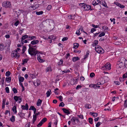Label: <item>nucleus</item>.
Segmentation results:
<instances>
[{
	"mask_svg": "<svg viewBox=\"0 0 127 127\" xmlns=\"http://www.w3.org/2000/svg\"><path fill=\"white\" fill-rule=\"evenodd\" d=\"M28 60V59H24L23 61V63L22 64H25L26 63Z\"/></svg>",
	"mask_w": 127,
	"mask_h": 127,
	"instance_id": "obj_31",
	"label": "nucleus"
},
{
	"mask_svg": "<svg viewBox=\"0 0 127 127\" xmlns=\"http://www.w3.org/2000/svg\"><path fill=\"white\" fill-rule=\"evenodd\" d=\"M95 49L96 52L99 54L102 53L104 52L103 49L99 45L96 46Z\"/></svg>",
	"mask_w": 127,
	"mask_h": 127,
	"instance_id": "obj_4",
	"label": "nucleus"
},
{
	"mask_svg": "<svg viewBox=\"0 0 127 127\" xmlns=\"http://www.w3.org/2000/svg\"><path fill=\"white\" fill-rule=\"evenodd\" d=\"M42 100L39 99H38L37 103L36 105L37 106H41L42 104Z\"/></svg>",
	"mask_w": 127,
	"mask_h": 127,
	"instance_id": "obj_16",
	"label": "nucleus"
},
{
	"mask_svg": "<svg viewBox=\"0 0 127 127\" xmlns=\"http://www.w3.org/2000/svg\"><path fill=\"white\" fill-rule=\"evenodd\" d=\"M80 59V58L78 57H74L72 59V61L73 62H75Z\"/></svg>",
	"mask_w": 127,
	"mask_h": 127,
	"instance_id": "obj_21",
	"label": "nucleus"
},
{
	"mask_svg": "<svg viewBox=\"0 0 127 127\" xmlns=\"http://www.w3.org/2000/svg\"><path fill=\"white\" fill-rule=\"evenodd\" d=\"M29 49L28 51L29 54L31 56L35 55L38 53V51H36V46H32L29 45Z\"/></svg>",
	"mask_w": 127,
	"mask_h": 127,
	"instance_id": "obj_1",
	"label": "nucleus"
},
{
	"mask_svg": "<svg viewBox=\"0 0 127 127\" xmlns=\"http://www.w3.org/2000/svg\"><path fill=\"white\" fill-rule=\"evenodd\" d=\"M76 33L78 35H80L81 33L80 32V30H78L76 31Z\"/></svg>",
	"mask_w": 127,
	"mask_h": 127,
	"instance_id": "obj_43",
	"label": "nucleus"
},
{
	"mask_svg": "<svg viewBox=\"0 0 127 127\" xmlns=\"http://www.w3.org/2000/svg\"><path fill=\"white\" fill-rule=\"evenodd\" d=\"M52 70L51 67H47L46 69V72L49 71L51 72Z\"/></svg>",
	"mask_w": 127,
	"mask_h": 127,
	"instance_id": "obj_26",
	"label": "nucleus"
},
{
	"mask_svg": "<svg viewBox=\"0 0 127 127\" xmlns=\"http://www.w3.org/2000/svg\"><path fill=\"white\" fill-rule=\"evenodd\" d=\"M17 108L16 107L14 106L13 108L12 109V110L13 112H14L15 114H16L17 113Z\"/></svg>",
	"mask_w": 127,
	"mask_h": 127,
	"instance_id": "obj_24",
	"label": "nucleus"
},
{
	"mask_svg": "<svg viewBox=\"0 0 127 127\" xmlns=\"http://www.w3.org/2000/svg\"><path fill=\"white\" fill-rule=\"evenodd\" d=\"M5 89L7 93H9V88L8 87H6L5 88Z\"/></svg>",
	"mask_w": 127,
	"mask_h": 127,
	"instance_id": "obj_49",
	"label": "nucleus"
},
{
	"mask_svg": "<svg viewBox=\"0 0 127 127\" xmlns=\"http://www.w3.org/2000/svg\"><path fill=\"white\" fill-rule=\"evenodd\" d=\"M10 74V72L9 71H7V72H6L5 75L6 76H7L8 77L9 76Z\"/></svg>",
	"mask_w": 127,
	"mask_h": 127,
	"instance_id": "obj_47",
	"label": "nucleus"
},
{
	"mask_svg": "<svg viewBox=\"0 0 127 127\" xmlns=\"http://www.w3.org/2000/svg\"><path fill=\"white\" fill-rule=\"evenodd\" d=\"M51 91L50 89H49V90L47 91L46 93V97H49L51 95Z\"/></svg>",
	"mask_w": 127,
	"mask_h": 127,
	"instance_id": "obj_22",
	"label": "nucleus"
},
{
	"mask_svg": "<svg viewBox=\"0 0 127 127\" xmlns=\"http://www.w3.org/2000/svg\"><path fill=\"white\" fill-rule=\"evenodd\" d=\"M74 52L75 53H80L81 52V51L80 50H74Z\"/></svg>",
	"mask_w": 127,
	"mask_h": 127,
	"instance_id": "obj_60",
	"label": "nucleus"
},
{
	"mask_svg": "<svg viewBox=\"0 0 127 127\" xmlns=\"http://www.w3.org/2000/svg\"><path fill=\"white\" fill-rule=\"evenodd\" d=\"M82 87V86L80 85H78L76 87V90H78L79 89H81Z\"/></svg>",
	"mask_w": 127,
	"mask_h": 127,
	"instance_id": "obj_51",
	"label": "nucleus"
},
{
	"mask_svg": "<svg viewBox=\"0 0 127 127\" xmlns=\"http://www.w3.org/2000/svg\"><path fill=\"white\" fill-rule=\"evenodd\" d=\"M77 116L81 119H83L84 118L83 116L82 115H77Z\"/></svg>",
	"mask_w": 127,
	"mask_h": 127,
	"instance_id": "obj_53",
	"label": "nucleus"
},
{
	"mask_svg": "<svg viewBox=\"0 0 127 127\" xmlns=\"http://www.w3.org/2000/svg\"><path fill=\"white\" fill-rule=\"evenodd\" d=\"M26 47L23 46L22 47V52L23 53H24V52L26 51Z\"/></svg>",
	"mask_w": 127,
	"mask_h": 127,
	"instance_id": "obj_40",
	"label": "nucleus"
},
{
	"mask_svg": "<svg viewBox=\"0 0 127 127\" xmlns=\"http://www.w3.org/2000/svg\"><path fill=\"white\" fill-rule=\"evenodd\" d=\"M11 77H6L5 78V80L8 82L9 83L10 82L11 80Z\"/></svg>",
	"mask_w": 127,
	"mask_h": 127,
	"instance_id": "obj_30",
	"label": "nucleus"
},
{
	"mask_svg": "<svg viewBox=\"0 0 127 127\" xmlns=\"http://www.w3.org/2000/svg\"><path fill=\"white\" fill-rule=\"evenodd\" d=\"M54 36L53 35H50L49 36L48 38L51 40H54L55 39V38H54Z\"/></svg>",
	"mask_w": 127,
	"mask_h": 127,
	"instance_id": "obj_41",
	"label": "nucleus"
},
{
	"mask_svg": "<svg viewBox=\"0 0 127 127\" xmlns=\"http://www.w3.org/2000/svg\"><path fill=\"white\" fill-rule=\"evenodd\" d=\"M6 102L5 99H3L2 101V105H5V103Z\"/></svg>",
	"mask_w": 127,
	"mask_h": 127,
	"instance_id": "obj_58",
	"label": "nucleus"
},
{
	"mask_svg": "<svg viewBox=\"0 0 127 127\" xmlns=\"http://www.w3.org/2000/svg\"><path fill=\"white\" fill-rule=\"evenodd\" d=\"M19 23V21L18 20L15 23L14 25L15 26H17L18 25Z\"/></svg>",
	"mask_w": 127,
	"mask_h": 127,
	"instance_id": "obj_54",
	"label": "nucleus"
},
{
	"mask_svg": "<svg viewBox=\"0 0 127 127\" xmlns=\"http://www.w3.org/2000/svg\"><path fill=\"white\" fill-rule=\"evenodd\" d=\"M89 123L91 124H92L93 123V120L91 118H89Z\"/></svg>",
	"mask_w": 127,
	"mask_h": 127,
	"instance_id": "obj_38",
	"label": "nucleus"
},
{
	"mask_svg": "<svg viewBox=\"0 0 127 127\" xmlns=\"http://www.w3.org/2000/svg\"><path fill=\"white\" fill-rule=\"evenodd\" d=\"M96 31V29L94 28H92L91 29V32L92 33H93L95 31Z\"/></svg>",
	"mask_w": 127,
	"mask_h": 127,
	"instance_id": "obj_57",
	"label": "nucleus"
},
{
	"mask_svg": "<svg viewBox=\"0 0 127 127\" xmlns=\"http://www.w3.org/2000/svg\"><path fill=\"white\" fill-rule=\"evenodd\" d=\"M36 117L35 116H34V115L33 116V123H34V122L36 120Z\"/></svg>",
	"mask_w": 127,
	"mask_h": 127,
	"instance_id": "obj_59",
	"label": "nucleus"
},
{
	"mask_svg": "<svg viewBox=\"0 0 127 127\" xmlns=\"http://www.w3.org/2000/svg\"><path fill=\"white\" fill-rule=\"evenodd\" d=\"M28 35H25L22 36L21 39V41L22 45L25 43H26L28 42V40H25V39L26 38L28 39Z\"/></svg>",
	"mask_w": 127,
	"mask_h": 127,
	"instance_id": "obj_6",
	"label": "nucleus"
},
{
	"mask_svg": "<svg viewBox=\"0 0 127 127\" xmlns=\"http://www.w3.org/2000/svg\"><path fill=\"white\" fill-rule=\"evenodd\" d=\"M47 120L46 118H44L42 119L41 121V122L43 124Z\"/></svg>",
	"mask_w": 127,
	"mask_h": 127,
	"instance_id": "obj_35",
	"label": "nucleus"
},
{
	"mask_svg": "<svg viewBox=\"0 0 127 127\" xmlns=\"http://www.w3.org/2000/svg\"><path fill=\"white\" fill-rule=\"evenodd\" d=\"M85 107L87 109H90L92 107L91 105L89 104H86L85 105Z\"/></svg>",
	"mask_w": 127,
	"mask_h": 127,
	"instance_id": "obj_17",
	"label": "nucleus"
},
{
	"mask_svg": "<svg viewBox=\"0 0 127 127\" xmlns=\"http://www.w3.org/2000/svg\"><path fill=\"white\" fill-rule=\"evenodd\" d=\"M29 110H32L34 111V114L35 113V112L36 111V109L33 106H31L30 107Z\"/></svg>",
	"mask_w": 127,
	"mask_h": 127,
	"instance_id": "obj_19",
	"label": "nucleus"
},
{
	"mask_svg": "<svg viewBox=\"0 0 127 127\" xmlns=\"http://www.w3.org/2000/svg\"><path fill=\"white\" fill-rule=\"evenodd\" d=\"M98 41L97 40H95L92 44L93 46V47L95 46H97V45L98 44Z\"/></svg>",
	"mask_w": 127,
	"mask_h": 127,
	"instance_id": "obj_18",
	"label": "nucleus"
},
{
	"mask_svg": "<svg viewBox=\"0 0 127 127\" xmlns=\"http://www.w3.org/2000/svg\"><path fill=\"white\" fill-rule=\"evenodd\" d=\"M90 113L94 117H96L98 115V114L96 113L91 112Z\"/></svg>",
	"mask_w": 127,
	"mask_h": 127,
	"instance_id": "obj_27",
	"label": "nucleus"
},
{
	"mask_svg": "<svg viewBox=\"0 0 127 127\" xmlns=\"http://www.w3.org/2000/svg\"><path fill=\"white\" fill-rule=\"evenodd\" d=\"M95 75V74L94 73H91L90 74V76L91 78L94 77Z\"/></svg>",
	"mask_w": 127,
	"mask_h": 127,
	"instance_id": "obj_52",
	"label": "nucleus"
},
{
	"mask_svg": "<svg viewBox=\"0 0 127 127\" xmlns=\"http://www.w3.org/2000/svg\"><path fill=\"white\" fill-rule=\"evenodd\" d=\"M101 122H99L97 123L96 124L95 126L96 127H98L101 124Z\"/></svg>",
	"mask_w": 127,
	"mask_h": 127,
	"instance_id": "obj_46",
	"label": "nucleus"
},
{
	"mask_svg": "<svg viewBox=\"0 0 127 127\" xmlns=\"http://www.w3.org/2000/svg\"><path fill=\"white\" fill-rule=\"evenodd\" d=\"M68 38L66 37H64L62 39V41H64L66 40Z\"/></svg>",
	"mask_w": 127,
	"mask_h": 127,
	"instance_id": "obj_62",
	"label": "nucleus"
},
{
	"mask_svg": "<svg viewBox=\"0 0 127 127\" xmlns=\"http://www.w3.org/2000/svg\"><path fill=\"white\" fill-rule=\"evenodd\" d=\"M12 90L15 94L17 93V89L15 88L13 89Z\"/></svg>",
	"mask_w": 127,
	"mask_h": 127,
	"instance_id": "obj_44",
	"label": "nucleus"
},
{
	"mask_svg": "<svg viewBox=\"0 0 127 127\" xmlns=\"http://www.w3.org/2000/svg\"><path fill=\"white\" fill-rule=\"evenodd\" d=\"M79 5L81 6L82 8L85 10L88 11L89 10H91V6L88 4L83 3H80Z\"/></svg>",
	"mask_w": 127,
	"mask_h": 127,
	"instance_id": "obj_2",
	"label": "nucleus"
},
{
	"mask_svg": "<svg viewBox=\"0 0 127 127\" xmlns=\"http://www.w3.org/2000/svg\"><path fill=\"white\" fill-rule=\"evenodd\" d=\"M92 26L93 27L96 28L99 27L98 25H95L93 24L92 25Z\"/></svg>",
	"mask_w": 127,
	"mask_h": 127,
	"instance_id": "obj_61",
	"label": "nucleus"
},
{
	"mask_svg": "<svg viewBox=\"0 0 127 127\" xmlns=\"http://www.w3.org/2000/svg\"><path fill=\"white\" fill-rule=\"evenodd\" d=\"M34 85L35 86H37L39 85L40 84V82L39 80H37L36 82H33Z\"/></svg>",
	"mask_w": 127,
	"mask_h": 127,
	"instance_id": "obj_12",
	"label": "nucleus"
},
{
	"mask_svg": "<svg viewBox=\"0 0 127 127\" xmlns=\"http://www.w3.org/2000/svg\"><path fill=\"white\" fill-rule=\"evenodd\" d=\"M21 108L22 109L24 110H28L29 108V106L28 104L26 103L25 104V105H22Z\"/></svg>",
	"mask_w": 127,
	"mask_h": 127,
	"instance_id": "obj_10",
	"label": "nucleus"
},
{
	"mask_svg": "<svg viewBox=\"0 0 127 127\" xmlns=\"http://www.w3.org/2000/svg\"><path fill=\"white\" fill-rule=\"evenodd\" d=\"M43 124L40 121L39 123L37 125V127H40L42 126Z\"/></svg>",
	"mask_w": 127,
	"mask_h": 127,
	"instance_id": "obj_55",
	"label": "nucleus"
},
{
	"mask_svg": "<svg viewBox=\"0 0 127 127\" xmlns=\"http://www.w3.org/2000/svg\"><path fill=\"white\" fill-rule=\"evenodd\" d=\"M73 48L75 49L77 48L79 46V45L78 43H74Z\"/></svg>",
	"mask_w": 127,
	"mask_h": 127,
	"instance_id": "obj_25",
	"label": "nucleus"
},
{
	"mask_svg": "<svg viewBox=\"0 0 127 127\" xmlns=\"http://www.w3.org/2000/svg\"><path fill=\"white\" fill-rule=\"evenodd\" d=\"M105 35V33L104 32H101L99 35L98 36L100 37L104 36Z\"/></svg>",
	"mask_w": 127,
	"mask_h": 127,
	"instance_id": "obj_39",
	"label": "nucleus"
},
{
	"mask_svg": "<svg viewBox=\"0 0 127 127\" xmlns=\"http://www.w3.org/2000/svg\"><path fill=\"white\" fill-rule=\"evenodd\" d=\"M111 65L108 62L105 64L102 67L103 69H105L106 70H108L111 69Z\"/></svg>",
	"mask_w": 127,
	"mask_h": 127,
	"instance_id": "obj_8",
	"label": "nucleus"
},
{
	"mask_svg": "<svg viewBox=\"0 0 127 127\" xmlns=\"http://www.w3.org/2000/svg\"><path fill=\"white\" fill-rule=\"evenodd\" d=\"M37 60L40 63H43L45 61L44 60L39 58H38Z\"/></svg>",
	"mask_w": 127,
	"mask_h": 127,
	"instance_id": "obj_37",
	"label": "nucleus"
},
{
	"mask_svg": "<svg viewBox=\"0 0 127 127\" xmlns=\"http://www.w3.org/2000/svg\"><path fill=\"white\" fill-rule=\"evenodd\" d=\"M127 100H125L124 102V106L126 108L127 107Z\"/></svg>",
	"mask_w": 127,
	"mask_h": 127,
	"instance_id": "obj_45",
	"label": "nucleus"
},
{
	"mask_svg": "<svg viewBox=\"0 0 127 127\" xmlns=\"http://www.w3.org/2000/svg\"><path fill=\"white\" fill-rule=\"evenodd\" d=\"M11 56L12 58L17 59L19 57L20 55L16 50H14L12 51L11 54Z\"/></svg>",
	"mask_w": 127,
	"mask_h": 127,
	"instance_id": "obj_5",
	"label": "nucleus"
},
{
	"mask_svg": "<svg viewBox=\"0 0 127 127\" xmlns=\"http://www.w3.org/2000/svg\"><path fill=\"white\" fill-rule=\"evenodd\" d=\"M75 16L74 15H70L68 17V19H74L75 18Z\"/></svg>",
	"mask_w": 127,
	"mask_h": 127,
	"instance_id": "obj_20",
	"label": "nucleus"
},
{
	"mask_svg": "<svg viewBox=\"0 0 127 127\" xmlns=\"http://www.w3.org/2000/svg\"><path fill=\"white\" fill-rule=\"evenodd\" d=\"M123 78H127V72L124 74L123 76Z\"/></svg>",
	"mask_w": 127,
	"mask_h": 127,
	"instance_id": "obj_50",
	"label": "nucleus"
},
{
	"mask_svg": "<svg viewBox=\"0 0 127 127\" xmlns=\"http://www.w3.org/2000/svg\"><path fill=\"white\" fill-rule=\"evenodd\" d=\"M72 123L74 125L75 124V117H72L70 120Z\"/></svg>",
	"mask_w": 127,
	"mask_h": 127,
	"instance_id": "obj_28",
	"label": "nucleus"
},
{
	"mask_svg": "<svg viewBox=\"0 0 127 127\" xmlns=\"http://www.w3.org/2000/svg\"><path fill=\"white\" fill-rule=\"evenodd\" d=\"M2 6L3 7L6 8L10 7L11 6V4L9 1H4L2 4Z\"/></svg>",
	"mask_w": 127,
	"mask_h": 127,
	"instance_id": "obj_7",
	"label": "nucleus"
},
{
	"mask_svg": "<svg viewBox=\"0 0 127 127\" xmlns=\"http://www.w3.org/2000/svg\"><path fill=\"white\" fill-rule=\"evenodd\" d=\"M36 39V37L35 36L28 35V39L29 40H35Z\"/></svg>",
	"mask_w": 127,
	"mask_h": 127,
	"instance_id": "obj_11",
	"label": "nucleus"
},
{
	"mask_svg": "<svg viewBox=\"0 0 127 127\" xmlns=\"http://www.w3.org/2000/svg\"><path fill=\"white\" fill-rule=\"evenodd\" d=\"M59 98V100L61 101H62V99H63V97L62 96H60L59 97H58Z\"/></svg>",
	"mask_w": 127,
	"mask_h": 127,
	"instance_id": "obj_64",
	"label": "nucleus"
},
{
	"mask_svg": "<svg viewBox=\"0 0 127 127\" xmlns=\"http://www.w3.org/2000/svg\"><path fill=\"white\" fill-rule=\"evenodd\" d=\"M62 110L64 113L67 114V115L69 114L70 113L69 111L65 108H63L62 109Z\"/></svg>",
	"mask_w": 127,
	"mask_h": 127,
	"instance_id": "obj_14",
	"label": "nucleus"
},
{
	"mask_svg": "<svg viewBox=\"0 0 127 127\" xmlns=\"http://www.w3.org/2000/svg\"><path fill=\"white\" fill-rule=\"evenodd\" d=\"M124 66L126 67L127 66V61L126 60V61H124Z\"/></svg>",
	"mask_w": 127,
	"mask_h": 127,
	"instance_id": "obj_63",
	"label": "nucleus"
},
{
	"mask_svg": "<svg viewBox=\"0 0 127 127\" xmlns=\"http://www.w3.org/2000/svg\"><path fill=\"white\" fill-rule=\"evenodd\" d=\"M125 61H126V59L125 58L123 57L121 58L120 61L118 62L117 63L118 66L120 68H121L125 66L124 65Z\"/></svg>",
	"mask_w": 127,
	"mask_h": 127,
	"instance_id": "obj_3",
	"label": "nucleus"
},
{
	"mask_svg": "<svg viewBox=\"0 0 127 127\" xmlns=\"http://www.w3.org/2000/svg\"><path fill=\"white\" fill-rule=\"evenodd\" d=\"M92 4L94 5H99L100 3L99 0H94L92 2Z\"/></svg>",
	"mask_w": 127,
	"mask_h": 127,
	"instance_id": "obj_9",
	"label": "nucleus"
},
{
	"mask_svg": "<svg viewBox=\"0 0 127 127\" xmlns=\"http://www.w3.org/2000/svg\"><path fill=\"white\" fill-rule=\"evenodd\" d=\"M102 28L103 29L104 31L108 30V28L106 26H104L102 27Z\"/></svg>",
	"mask_w": 127,
	"mask_h": 127,
	"instance_id": "obj_33",
	"label": "nucleus"
},
{
	"mask_svg": "<svg viewBox=\"0 0 127 127\" xmlns=\"http://www.w3.org/2000/svg\"><path fill=\"white\" fill-rule=\"evenodd\" d=\"M52 6L51 5H49L47 7V10H50Z\"/></svg>",
	"mask_w": 127,
	"mask_h": 127,
	"instance_id": "obj_56",
	"label": "nucleus"
},
{
	"mask_svg": "<svg viewBox=\"0 0 127 127\" xmlns=\"http://www.w3.org/2000/svg\"><path fill=\"white\" fill-rule=\"evenodd\" d=\"M20 97H18L17 96H14V99L15 101L16 102H17L19 99Z\"/></svg>",
	"mask_w": 127,
	"mask_h": 127,
	"instance_id": "obj_34",
	"label": "nucleus"
},
{
	"mask_svg": "<svg viewBox=\"0 0 127 127\" xmlns=\"http://www.w3.org/2000/svg\"><path fill=\"white\" fill-rule=\"evenodd\" d=\"M64 104L63 102H61L59 105V106H61L63 107L64 106Z\"/></svg>",
	"mask_w": 127,
	"mask_h": 127,
	"instance_id": "obj_48",
	"label": "nucleus"
},
{
	"mask_svg": "<svg viewBox=\"0 0 127 127\" xmlns=\"http://www.w3.org/2000/svg\"><path fill=\"white\" fill-rule=\"evenodd\" d=\"M10 121L12 122H14L15 121V117L14 116L12 115L10 118Z\"/></svg>",
	"mask_w": 127,
	"mask_h": 127,
	"instance_id": "obj_32",
	"label": "nucleus"
},
{
	"mask_svg": "<svg viewBox=\"0 0 127 127\" xmlns=\"http://www.w3.org/2000/svg\"><path fill=\"white\" fill-rule=\"evenodd\" d=\"M63 60L62 59L60 60L59 62L58 63V64L59 65H61L63 64Z\"/></svg>",
	"mask_w": 127,
	"mask_h": 127,
	"instance_id": "obj_36",
	"label": "nucleus"
},
{
	"mask_svg": "<svg viewBox=\"0 0 127 127\" xmlns=\"http://www.w3.org/2000/svg\"><path fill=\"white\" fill-rule=\"evenodd\" d=\"M95 84H91L89 85V87L90 88H93L94 89H95Z\"/></svg>",
	"mask_w": 127,
	"mask_h": 127,
	"instance_id": "obj_29",
	"label": "nucleus"
},
{
	"mask_svg": "<svg viewBox=\"0 0 127 127\" xmlns=\"http://www.w3.org/2000/svg\"><path fill=\"white\" fill-rule=\"evenodd\" d=\"M18 78L19 82H23L24 80V78L22 76H20V77H19Z\"/></svg>",
	"mask_w": 127,
	"mask_h": 127,
	"instance_id": "obj_23",
	"label": "nucleus"
},
{
	"mask_svg": "<svg viewBox=\"0 0 127 127\" xmlns=\"http://www.w3.org/2000/svg\"><path fill=\"white\" fill-rule=\"evenodd\" d=\"M43 12L42 11L37 12H36V14L37 15H39L42 14Z\"/></svg>",
	"mask_w": 127,
	"mask_h": 127,
	"instance_id": "obj_42",
	"label": "nucleus"
},
{
	"mask_svg": "<svg viewBox=\"0 0 127 127\" xmlns=\"http://www.w3.org/2000/svg\"><path fill=\"white\" fill-rule=\"evenodd\" d=\"M77 79L76 80L73 79L71 81V84L72 85H73L77 84Z\"/></svg>",
	"mask_w": 127,
	"mask_h": 127,
	"instance_id": "obj_15",
	"label": "nucleus"
},
{
	"mask_svg": "<svg viewBox=\"0 0 127 127\" xmlns=\"http://www.w3.org/2000/svg\"><path fill=\"white\" fill-rule=\"evenodd\" d=\"M39 42L38 40H34L31 42V44L32 45H35L38 43Z\"/></svg>",
	"mask_w": 127,
	"mask_h": 127,
	"instance_id": "obj_13",
	"label": "nucleus"
}]
</instances>
